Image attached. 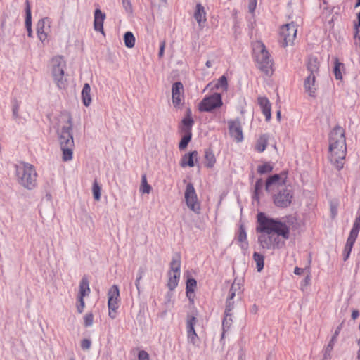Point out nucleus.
Segmentation results:
<instances>
[{
	"label": "nucleus",
	"instance_id": "49",
	"mask_svg": "<svg viewBox=\"0 0 360 360\" xmlns=\"http://www.w3.org/2000/svg\"><path fill=\"white\" fill-rule=\"evenodd\" d=\"M332 352H333L332 350L325 348L322 360H331Z\"/></svg>",
	"mask_w": 360,
	"mask_h": 360
},
{
	"label": "nucleus",
	"instance_id": "46",
	"mask_svg": "<svg viewBox=\"0 0 360 360\" xmlns=\"http://www.w3.org/2000/svg\"><path fill=\"white\" fill-rule=\"evenodd\" d=\"M91 346V342L89 339H83L81 341V347L83 350H89Z\"/></svg>",
	"mask_w": 360,
	"mask_h": 360
},
{
	"label": "nucleus",
	"instance_id": "43",
	"mask_svg": "<svg viewBox=\"0 0 360 360\" xmlns=\"http://www.w3.org/2000/svg\"><path fill=\"white\" fill-rule=\"evenodd\" d=\"M122 5L127 13L129 14L132 13L133 8L130 0H122Z\"/></svg>",
	"mask_w": 360,
	"mask_h": 360
},
{
	"label": "nucleus",
	"instance_id": "23",
	"mask_svg": "<svg viewBox=\"0 0 360 360\" xmlns=\"http://www.w3.org/2000/svg\"><path fill=\"white\" fill-rule=\"evenodd\" d=\"M26 18H25V26L27 30V35L29 37H32V20H31V8L29 1H26Z\"/></svg>",
	"mask_w": 360,
	"mask_h": 360
},
{
	"label": "nucleus",
	"instance_id": "44",
	"mask_svg": "<svg viewBox=\"0 0 360 360\" xmlns=\"http://www.w3.org/2000/svg\"><path fill=\"white\" fill-rule=\"evenodd\" d=\"M94 316L91 313L86 314L84 317V325L86 327L91 326L93 324Z\"/></svg>",
	"mask_w": 360,
	"mask_h": 360
},
{
	"label": "nucleus",
	"instance_id": "48",
	"mask_svg": "<svg viewBox=\"0 0 360 360\" xmlns=\"http://www.w3.org/2000/svg\"><path fill=\"white\" fill-rule=\"evenodd\" d=\"M139 360H149V354L144 350H141L138 354Z\"/></svg>",
	"mask_w": 360,
	"mask_h": 360
},
{
	"label": "nucleus",
	"instance_id": "38",
	"mask_svg": "<svg viewBox=\"0 0 360 360\" xmlns=\"http://www.w3.org/2000/svg\"><path fill=\"white\" fill-rule=\"evenodd\" d=\"M227 86V78L226 76L223 75L218 79L217 84H215V88L217 89L221 88L224 90H226Z\"/></svg>",
	"mask_w": 360,
	"mask_h": 360
},
{
	"label": "nucleus",
	"instance_id": "14",
	"mask_svg": "<svg viewBox=\"0 0 360 360\" xmlns=\"http://www.w3.org/2000/svg\"><path fill=\"white\" fill-rule=\"evenodd\" d=\"M172 99L174 108L180 109L184 106V86L181 82H176L173 84L172 87Z\"/></svg>",
	"mask_w": 360,
	"mask_h": 360
},
{
	"label": "nucleus",
	"instance_id": "27",
	"mask_svg": "<svg viewBox=\"0 0 360 360\" xmlns=\"http://www.w3.org/2000/svg\"><path fill=\"white\" fill-rule=\"evenodd\" d=\"M307 70L310 72V75L318 73L319 70V63L316 58L311 57L309 58L307 63Z\"/></svg>",
	"mask_w": 360,
	"mask_h": 360
},
{
	"label": "nucleus",
	"instance_id": "42",
	"mask_svg": "<svg viewBox=\"0 0 360 360\" xmlns=\"http://www.w3.org/2000/svg\"><path fill=\"white\" fill-rule=\"evenodd\" d=\"M239 284H236L233 283L231 287V289L229 290V293L227 297V300H233L234 297L236 296V292L239 290Z\"/></svg>",
	"mask_w": 360,
	"mask_h": 360
},
{
	"label": "nucleus",
	"instance_id": "54",
	"mask_svg": "<svg viewBox=\"0 0 360 360\" xmlns=\"http://www.w3.org/2000/svg\"><path fill=\"white\" fill-rule=\"evenodd\" d=\"M358 22L354 25L355 29V36H356L359 32V29L360 27V13L358 14Z\"/></svg>",
	"mask_w": 360,
	"mask_h": 360
},
{
	"label": "nucleus",
	"instance_id": "32",
	"mask_svg": "<svg viewBox=\"0 0 360 360\" xmlns=\"http://www.w3.org/2000/svg\"><path fill=\"white\" fill-rule=\"evenodd\" d=\"M182 124H183V128H182V131L184 132V133H189V132H191V128H192V126L194 123V121L193 120L192 117H184L183 120H182Z\"/></svg>",
	"mask_w": 360,
	"mask_h": 360
},
{
	"label": "nucleus",
	"instance_id": "2",
	"mask_svg": "<svg viewBox=\"0 0 360 360\" xmlns=\"http://www.w3.org/2000/svg\"><path fill=\"white\" fill-rule=\"evenodd\" d=\"M72 129V122L70 113L68 112H61L57 118L56 131L63 152L62 159L65 162L72 159L75 143Z\"/></svg>",
	"mask_w": 360,
	"mask_h": 360
},
{
	"label": "nucleus",
	"instance_id": "52",
	"mask_svg": "<svg viewBox=\"0 0 360 360\" xmlns=\"http://www.w3.org/2000/svg\"><path fill=\"white\" fill-rule=\"evenodd\" d=\"M18 110H19V105L18 103H16L13 107V115L15 118L18 117Z\"/></svg>",
	"mask_w": 360,
	"mask_h": 360
},
{
	"label": "nucleus",
	"instance_id": "26",
	"mask_svg": "<svg viewBox=\"0 0 360 360\" xmlns=\"http://www.w3.org/2000/svg\"><path fill=\"white\" fill-rule=\"evenodd\" d=\"M238 240L240 243V247L243 250H247L248 248V243L247 242V234L245 229L243 225H240L239 227V234Z\"/></svg>",
	"mask_w": 360,
	"mask_h": 360
},
{
	"label": "nucleus",
	"instance_id": "10",
	"mask_svg": "<svg viewBox=\"0 0 360 360\" xmlns=\"http://www.w3.org/2000/svg\"><path fill=\"white\" fill-rule=\"evenodd\" d=\"M180 267L181 261L180 258H173L170 263V271L168 273L169 279L167 282V287L170 290H173L178 285L179 279L180 278Z\"/></svg>",
	"mask_w": 360,
	"mask_h": 360
},
{
	"label": "nucleus",
	"instance_id": "62",
	"mask_svg": "<svg viewBox=\"0 0 360 360\" xmlns=\"http://www.w3.org/2000/svg\"><path fill=\"white\" fill-rule=\"evenodd\" d=\"M185 117H191V111L190 109L187 110L186 116Z\"/></svg>",
	"mask_w": 360,
	"mask_h": 360
},
{
	"label": "nucleus",
	"instance_id": "7",
	"mask_svg": "<svg viewBox=\"0 0 360 360\" xmlns=\"http://www.w3.org/2000/svg\"><path fill=\"white\" fill-rule=\"evenodd\" d=\"M52 75L54 81L60 89H65L67 80L64 79V69L66 63L63 56H57L52 59Z\"/></svg>",
	"mask_w": 360,
	"mask_h": 360
},
{
	"label": "nucleus",
	"instance_id": "30",
	"mask_svg": "<svg viewBox=\"0 0 360 360\" xmlns=\"http://www.w3.org/2000/svg\"><path fill=\"white\" fill-rule=\"evenodd\" d=\"M205 165L207 167H212L214 165L216 162L215 156L213 153V152L207 149L205 150Z\"/></svg>",
	"mask_w": 360,
	"mask_h": 360
},
{
	"label": "nucleus",
	"instance_id": "40",
	"mask_svg": "<svg viewBox=\"0 0 360 360\" xmlns=\"http://www.w3.org/2000/svg\"><path fill=\"white\" fill-rule=\"evenodd\" d=\"M343 67V64L340 63L338 60L335 59V67H334V74L336 79H341L342 78L340 68Z\"/></svg>",
	"mask_w": 360,
	"mask_h": 360
},
{
	"label": "nucleus",
	"instance_id": "25",
	"mask_svg": "<svg viewBox=\"0 0 360 360\" xmlns=\"http://www.w3.org/2000/svg\"><path fill=\"white\" fill-rule=\"evenodd\" d=\"M90 293L89 283L86 277H83L79 283V296L84 297Z\"/></svg>",
	"mask_w": 360,
	"mask_h": 360
},
{
	"label": "nucleus",
	"instance_id": "31",
	"mask_svg": "<svg viewBox=\"0 0 360 360\" xmlns=\"http://www.w3.org/2000/svg\"><path fill=\"white\" fill-rule=\"evenodd\" d=\"M253 259L256 262L257 271L260 272L264 268V256L255 252L253 254Z\"/></svg>",
	"mask_w": 360,
	"mask_h": 360
},
{
	"label": "nucleus",
	"instance_id": "50",
	"mask_svg": "<svg viewBox=\"0 0 360 360\" xmlns=\"http://www.w3.org/2000/svg\"><path fill=\"white\" fill-rule=\"evenodd\" d=\"M337 340H338V339L331 337L329 342L328 343V345H326V347L325 348L333 351L334 349V346H335V343L337 342Z\"/></svg>",
	"mask_w": 360,
	"mask_h": 360
},
{
	"label": "nucleus",
	"instance_id": "18",
	"mask_svg": "<svg viewBox=\"0 0 360 360\" xmlns=\"http://www.w3.org/2000/svg\"><path fill=\"white\" fill-rule=\"evenodd\" d=\"M304 86L305 91L311 97H315L316 86V76L314 75H309L304 80Z\"/></svg>",
	"mask_w": 360,
	"mask_h": 360
},
{
	"label": "nucleus",
	"instance_id": "39",
	"mask_svg": "<svg viewBox=\"0 0 360 360\" xmlns=\"http://www.w3.org/2000/svg\"><path fill=\"white\" fill-rule=\"evenodd\" d=\"M94 198L98 201L101 199V187L97 181H94L92 187Z\"/></svg>",
	"mask_w": 360,
	"mask_h": 360
},
{
	"label": "nucleus",
	"instance_id": "57",
	"mask_svg": "<svg viewBox=\"0 0 360 360\" xmlns=\"http://www.w3.org/2000/svg\"><path fill=\"white\" fill-rule=\"evenodd\" d=\"M330 210L332 214V217L334 218L337 214V206L334 205H331Z\"/></svg>",
	"mask_w": 360,
	"mask_h": 360
},
{
	"label": "nucleus",
	"instance_id": "20",
	"mask_svg": "<svg viewBox=\"0 0 360 360\" xmlns=\"http://www.w3.org/2000/svg\"><path fill=\"white\" fill-rule=\"evenodd\" d=\"M257 100L262 112L265 115L266 120L269 121L271 117V103L269 101L266 97H259Z\"/></svg>",
	"mask_w": 360,
	"mask_h": 360
},
{
	"label": "nucleus",
	"instance_id": "12",
	"mask_svg": "<svg viewBox=\"0 0 360 360\" xmlns=\"http://www.w3.org/2000/svg\"><path fill=\"white\" fill-rule=\"evenodd\" d=\"M360 230V216L356 217L350 231L344 249V260L346 261L350 255L352 247L356 241Z\"/></svg>",
	"mask_w": 360,
	"mask_h": 360
},
{
	"label": "nucleus",
	"instance_id": "29",
	"mask_svg": "<svg viewBox=\"0 0 360 360\" xmlns=\"http://www.w3.org/2000/svg\"><path fill=\"white\" fill-rule=\"evenodd\" d=\"M124 45L129 49H131L134 46L136 39L131 32H127L124 34Z\"/></svg>",
	"mask_w": 360,
	"mask_h": 360
},
{
	"label": "nucleus",
	"instance_id": "1",
	"mask_svg": "<svg viewBox=\"0 0 360 360\" xmlns=\"http://www.w3.org/2000/svg\"><path fill=\"white\" fill-rule=\"evenodd\" d=\"M257 232L264 233L258 237V243L262 249H275L280 247L279 236L289 238V228L278 219L267 217L264 213L257 214Z\"/></svg>",
	"mask_w": 360,
	"mask_h": 360
},
{
	"label": "nucleus",
	"instance_id": "19",
	"mask_svg": "<svg viewBox=\"0 0 360 360\" xmlns=\"http://www.w3.org/2000/svg\"><path fill=\"white\" fill-rule=\"evenodd\" d=\"M105 18V14L102 13L99 8L96 9L94 12V30L97 32H101L103 34H104L103 22Z\"/></svg>",
	"mask_w": 360,
	"mask_h": 360
},
{
	"label": "nucleus",
	"instance_id": "24",
	"mask_svg": "<svg viewBox=\"0 0 360 360\" xmlns=\"http://www.w3.org/2000/svg\"><path fill=\"white\" fill-rule=\"evenodd\" d=\"M47 18L41 19L38 21L37 25V32L39 39L41 41H44L47 38V34L46 33L44 30L45 25H46V20Z\"/></svg>",
	"mask_w": 360,
	"mask_h": 360
},
{
	"label": "nucleus",
	"instance_id": "56",
	"mask_svg": "<svg viewBox=\"0 0 360 360\" xmlns=\"http://www.w3.org/2000/svg\"><path fill=\"white\" fill-rule=\"evenodd\" d=\"M341 329H342V325H340L338 327H337V328L335 329L333 335H332L333 338H335L336 339H338V337L341 331Z\"/></svg>",
	"mask_w": 360,
	"mask_h": 360
},
{
	"label": "nucleus",
	"instance_id": "59",
	"mask_svg": "<svg viewBox=\"0 0 360 360\" xmlns=\"http://www.w3.org/2000/svg\"><path fill=\"white\" fill-rule=\"evenodd\" d=\"M141 280V278L136 277V282H135V285H136V288L139 292H140V281Z\"/></svg>",
	"mask_w": 360,
	"mask_h": 360
},
{
	"label": "nucleus",
	"instance_id": "3",
	"mask_svg": "<svg viewBox=\"0 0 360 360\" xmlns=\"http://www.w3.org/2000/svg\"><path fill=\"white\" fill-rule=\"evenodd\" d=\"M286 175L274 174L268 178L265 189L271 192L276 189L274 195V202L277 207H287L292 202L293 192L292 186L286 182Z\"/></svg>",
	"mask_w": 360,
	"mask_h": 360
},
{
	"label": "nucleus",
	"instance_id": "13",
	"mask_svg": "<svg viewBox=\"0 0 360 360\" xmlns=\"http://www.w3.org/2000/svg\"><path fill=\"white\" fill-rule=\"evenodd\" d=\"M108 296V315L112 319H114L115 318L116 311L119 307L120 291L117 285H114L109 289Z\"/></svg>",
	"mask_w": 360,
	"mask_h": 360
},
{
	"label": "nucleus",
	"instance_id": "6",
	"mask_svg": "<svg viewBox=\"0 0 360 360\" xmlns=\"http://www.w3.org/2000/svg\"><path fill=\"white\" fill-rule=\"evenodd\" d=\"M15 169L19 184L27 189H33L37 185V172L34 166L20 162L15 166Z\"/></svg>",
	"mask_w": 360,
	"mask_h": 360
},
{
	"label": "nucleus",
	"instance_id": "8",
	"mask_svg": "<svg viewBox=\"0 0 360 360\" xmlns=\"http://www.w3.org/2000/svg\"><path fill=\"white\" fill-rule=\"evenodd\" d=\"M297 35V27L294 22L283 25L281 27L279 42L284 48L292 46Z\"/></svg>",
	"mask_w": 360,
	"mask_h": 360
},
{
	"label": "nucleus",
	"instance_id": "45",
	"mask_svg": "<svg viewBox=\"0 0 360 360\" xmlns=\"http://www.w3.org/2000/svg\"><path fill=\"white\" fill-rule=\"evenodd\" d=\"M78 304L77 305V309L78 313L81 314L83 312L84 308L85 307V302L84 300V297H78Z\"/></svg>",
	"mask_w": 360,
	"mask_h": 360
},
{
	"label": "nucleus",
	"instance_id": "21",
	"mask_svg": "<svg viewBox=\"0 0 360 360\" xmlns=\"http://www.w3.org/2000/svg\"><path fill=\"white\" fill-rule=\"evenodd\" d=\"M198 158V152L193 151L188 154H186L181 159V166L184 167L186 166H189L191 167L194 166V159H197Z\"/></svg>",
	"mask_w": 360,
	"mask_h": 360
},
{
	"label": "nucleus",
	"instance_id": "35",
	"mask_svg": "<svg viewBox=\"0 0 360 360\" xmlns=\"http://www.w3.org/2000/svg\"><path fill=\"white\" fill-rule=\"evenodd\" d=\"M197 285V282L194 278H188L186 281V294L189 297V294L193 293Z\"/></svg>",
	"mask_w": 360,
	"mask_h": 360
},
{
	"label": "nucleus",
	"instance_id": "41",
	"mask_svg": "<svg viewBox=\"0 0 360 360\" xmlns=\"http://www.w3.org/2000/svg\"><path fill=\"white\" fill-rule=\"evenodd\" d=\"M273 169L272 166H271L269 164L266 163L262 165H259L257 168V172L261 174H266L269 172H271Z\"/></svg>",
	"mask_w": 360,
	"mask_h": 360
},
{
	"label": "nucleus",
	"instance_id": "53",
	"mask_svg": "<svg viewBox=\"0 0 360 360\" xmlns=\"http://www.w3.org/2000/svg\"><path fill=\"white\" fill-rule=\"evenodd\" d=\"M165 47V41H163L162 42H161V44L160 46V51H159V53H158L160 58L163 56Z\"/></svg>",
	"mask_w": 360,
	"mask_h": 360
},
{
	"label": "nucleus",
	"instance_id": "58",
	"mask_svg": "<svg viewBox=\"0 0 360 360\" xmlns=\"http://www.w3.org/2000/svg\"><path fill=\"white\" fill-rule=\"evenodd\" d=\"M303 271H304V269L302 268H299V267H295V269L294 270V273L296 275H300L303 273Z\"/></svg>",
	"mask_w": 360,
	"mask_h": 360
},
{
	"label": "nucleus",
	"instance_id": "36",
	"mask_svg": "<svg viewBox=\"0 0 360 360\" xmlns=\"http://www.w3.org/2000/svg\"><path fill=\"white\" fill-rule=\"evenodd\" d=\"M231 316H232L231 313H226L225 312V316L224 318L223 323H222L224 330H228L230 328L231 323H232Z\"/></svg>",
	"mask_w": 360,
	"mask_h": 360
},
{
	"label": "nucleus",
	"instance_id": "11",
	"mask_svg": "<svg viewBox=\"0 0 360 360\" xmlns=\"http://www.w3.org/2000/svg\"><path fill=\"white\" fill-rule=\"evenodd\" d=\"M184 197L187 207L195 213L199 214L200 212V205L191 183L186 185Z\"/></svg>",
	"mask_w": 360,
	"mask_h": 360
},
{
	"label": "nucleus",
	"instance_id": "4",
	"mask_svg": "<svg viewBox=\"0 0 360 360\" xmlns=\"http://www.w3.org/2000/svg\"><path fill=\"white\" fill-rule=\"evenodd\" d=\"M328 150L330 162L337 169H342L347 154L346 139L342 127L336 126L330 132Z\"/></svg>",
	"mask_w": 360,
	"mask_h": 360
},
{
	"label": "nucleus",
	"instance_id": "5",
	"mask_svg": "<svg viewBox=\"0 0 360 360\" xmlns=\"http://www.w3.org/2000/svg\"><path fill=\"white\" fill-rule=\"evenodd\" d=\"M252 49L258 68L266 75H271L274 62L264 44L260 41H255Z\"/></svg>",
	"mask_w": 360,
	"mask_h": 360
},
{
	"label": "nucleus",
	"instance_id": "55",
	"mask_svg": "<svg viewBox=\"0 0 360 360\" xmlns=\"http://www.w3.org/2000/svg\"><path fill=\"white\" fill-rule=\"evenodd\" d=\"M146 271V268L143 266H141L138 270L137 277L142 278Z\"/></svg>",
	"mask_w": 360,
	"mask_h": 360
},
{
	"label": "nucleus",
	"instance_id": "37",
	"mask_svg": "<svg viewBox=\"0 0 360 360\" xmlns=\"http://www.w3.org/2000/svg\"><path fill=\"white\" fill-rule=\"evenodd\" d=\"M264 186V183L262 179H258L255 185L254 196L253 198L256 200H259V194L262 191Z\"/></svg>",
	"mask_w": 360,
	"mask_h": 360
},
{
	"label": "nucleus",
	"instance_id": "63",
	"mask_svg": "<svg viewBox=\"0 0 360 360\" xmlns=\"http://www.w3.org/2000/svg\"><path fill=\"white\" fill-rule=\"evenodd\" d=\"M206 67L210 68L212 66V62L210 60H207L205 63Z\"/></svg>",
	"mask_w": 360,
	"mask_h": 360
},
{
	"label": "nucleus",
	"instance_id": "33",
	"mask_svg": "<svg viewBox=\"0 0 360 360\" xmlns=\"http://www.w3.org/2000/svg\"><path fill=\"white\" fill-rule=\"evenodd\" d=\"M151 186L148 184L146 176L143 175L141 177V182L140 186V191L142 193L148 194L151 191Z\"/></svg>",
	"mask_w": 360,
	"mask_h": 360
},
{
	"label": "nucleus",
	"instance_id": "51",
	"mask_svg": "<svg viewBox=\"0 0 360 360\" xmlns=\"http://www.w3.org/2000/svg\"><path fill=\"white\" fill-rule=\"evenodd\" d=\"M257 0H250L248 9L250 13H253L256 8Z\"/></svg>",
	"mask_w": 360,
	"mask_h": 360
},
{
	"label": "nucleus",
	"instance_id": "47",
	"mask_svg": "<svg viewBox=\"0 0 360 360\" xmlns=\"http://www.w3.org/2000/svg\"><path fill=\"white\" fill-rule=\"evenodd\" d=\"M233 308H234V302L233 300H226L225 312L231 313V311L233 310Z\"/></svg>",
	"mask_w": 360,
	"mask_h": 360
},
{
	"label": "nucleus",
	"instance_id": "22",
	"mask_svg": "<svg viewBox=\"0 0 360 360\" xmlns=\"http://www.w3.org/2000/svg\"><path fill=\"white\" fill-rule=\"evenodd\" d=\"M82 98L83 104L88 107L91 103V87L88 83L84 84L82 91Z\"/></svg>",
	"mask_w": 360,
	"mask_h": 360
},
{
	"label": "nucleus",
	"instance_id": "9",
	"mask_svg": "<svg viewBox=\"0 0 360 360\" xmlns=\"http://www.w3.org/2000/svg\"><path fill=\"white\" fill-rule=\"evenodd\" d=\"M223 105L221 96L219 93H214L210 96L204 98L198 104L200 112H210L214 109L220 108Z\"/></svg>",
	"mask_w": 360,
	"mask_h": 360
},
{
	"label": "nucleus",
	"instance_id": "34",
	"mask_svg": "<svg viewBox=\"0 0 360 360\" xmlns=\"http://www.w3.org/2000/svg\"><path fill=\"white\" fill-rule=\"evenodd\" d=\"M186 134L182 137L180 143H179V148L180 150H184L188 143L190 142L191 139V137H192V133L191 132H189V133H185Z\"/></svg>",
	"mask_w": 360,
	"mask_h": 360
},
{
	"label": "nucleus",
	"instance_id": "61",
	"mask_svg": "<svg viewBox=\"0 0 360 360\" xmlns=\"http://www.w3.org/2000/svg\"><path fill=\"white\" fill-rule=\"evenodd\" d=\"M251 312L254 314H257L258 311V307L256 304H253L250 309Z\"/></svg>",
	"mask_w": 360,
	"mask_h": 360
},
{
	"label": "nucleus",
	"instance_id": "17",
	"mask_svg": "<svg viewBox=\"0 0 360 360\" xmlns=\"http://www.w3.org/2000/svg\"><path fill=\"white\" fill-rule=\"evenodd\" d=\"M194 18L197 21L200 29L204 27V24L207 21L206 11L204 6L201 4H198L195 6L194 12Z\"/></svg>",
	"mask_w": 360,
	"mask_h": 360
},
{
	"label": "nucleus",
	"instance_id": "60",
	"mask_svg": "<svg viewBox=\"0 0 360 360\" xmlns=\"http://www.w3.org/2000/svg\"><path fill=\"white\" fill-rule=\"evenodd\" d=\"M359 313L357 310H353L352 312V318L353 319H357V317L359 316Z\"/></svg>",
	"mask_w": 360,
	"mask_h": 360
},
{
	"label": "nucleus",
	"instance_id": "15",
	"mask_svg": "<svg viewBox=\"0 0 360 360\" xmlns=\"http://www.w3.org/2000/svg\"><path fill=\"white\" fill-rule=\"evenodd\" d=\"M231 136L237 142H241L243 139L241 124L238 119L228 122Z\"/></svg>",
	"mask_w": 360,
	"mask_h": 360
},
{
	"label": "nucleus",
	"instance_id": "28",
	"mask_svg": "<svg viewBox=\"0 0 360 360\" xmlns=\"http://www.w3.org/2000/svg\"><path fill=\"white\" fill-rule=\"evenodd\" d=\"M269 136L266 134L262 135L257 140L255 148L258 152H263L267 145Z\"/></svg>",
	"mask_w": 360,
	"mask_h": 360
},
{
	"label": "nucleus",
	"instance_id": "64",
	"mask_svg": "<svg viewBox=\"0 0 360 360\" xmlns=\"http://www.w3.org/2000/svg\"><path fill=\"white\" fill-rule=\"evenodd\" d=\"M359 350L357 352V354H356L357 360H360V345H359Z\"/></svg>",
	"mask_w": 360,
	"mask_h": 360
},
{
	"label": "nucleus",
	"instance_id": "16",
	"mask_svg": "<svg viewBox=\"0 0 360 360\" xmlns=\"http://www.w3.org/2000/svg\"><path fill=\"white\" fill-rule=\"evenodd\" d=\"M196 322V318L194 316H191L188 318L186 323L188 340L190 343H191L193 345L196 344L198 339V335L194 328Z\"/></svg>",
	"mask_w": 360,
	"mask_h": 360
}]
</instances>
